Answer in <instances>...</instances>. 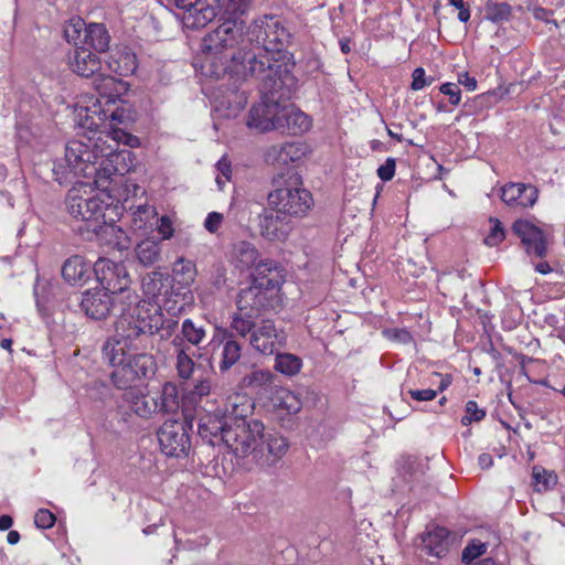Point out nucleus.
Segmentation results:
<instances>
[{
    "label": "nucleus",
    "instance_id": "56",
    "mask_svg": "<svg viewBox=\"0 0 565 565\" xmlns=\"http://www.w3.org/2000/svg\"><path fill=\"white\" fill-rule=\"evenodd\" d=\"M408 394L411 397L418 402H428L436 398L438 391L431 390V388H425V390H409Z\"/></svg>",
    "mask_w": 565,
    "mask_h": 565
},
{
    "label": "nucleus",
    "instance_id": "36",
    "mask_svg": "<svg viewBox=\"0 0 565 565\" xmlns=\"http://www.w3.org/2000/svg\"><path fill=\"white\" fill-rule=\"evenodd\" d=\"M86 22L79 17L71 18L64 26V36L75 47L83 46L86 33Z\"/></svg>",
    "mask_w": 565,
    "mask_h": 565
},
{
    "label": "nucleus",
    "instance_id": "41",
    "mask_svg": "<svg viewBox=\"0 0 565 565\" xmlns=\"http://www.w3.org/2000/svg\"><path fill=\"white\" fill-rule=\"evenodd\" d=\"M211 393V382L207 379L199 381L193 390L182 398V405L188 406V404H194L198 399H201L204 396H207Z\"/></svg>",
    "mask_w": 565,
    "mask_h": 565
},
{
    "label": "nucleus",
    "instance_id": "11",
    "mask_svg": "<svg viewBox=\"0 0 565 565\" xmlns=\"http://www.w3.org/2000/svg\"><path fill=\"white\" fill-rule=\"evenodd\" d=\"M188 417L185 414V419ZM157 435L161 451L166 456L180 458L188 455L191 440L186 420H166Z\"/></svg>",
    "mask_w": 565,
    "mask_h": 565
},
{
    "label": "nucleus",
    "instance_id": "43",
    "mask_svg": "<svg viewBox=\"0 0 565 565\" xmlns=\"http://www.w3.org/2000/svg\"><path fill=\"white\" fill-rule=\"evenodd\" d=\"M466 415L461 418L463 426H469L473 422H480L486 416V411L478 407L476 401H468L465 406Z\"/></svg>",
    "mask_w": 565,
    "mask_h": 565
},
{
    "label": "nucleus",
    "instance_id": "27",
    "mask_svg": "<svg viewBox=\"0 0 565 565\" xmlns=\"http://www.w3.org/2000/svg\"><path fill=\"white\" fill-rule=\"evenodd\" d=\"M214 0H198L191 13H188V24L193 28H203L217 15Z\"/></svg>",
    "mask_w": 565,
    "mask_h": 565
},
{
    "label": "nucleus",
    "instance_id": "21",
    "mask_svg": "<svg viewBox=\"0 0 565 565\" xmlns=\"http://www.w3.org/2000/svg\"><path fill=\"white\" fill-rule=\"evenodd\" d=\"M281 128L279 130H287L290 135H301L311 128V118L295 107L294 105L282 107L280 110Z\"/></svg>",
    "mask_w": 565,
    "mask_h": 565
},
{
    "label": "nucleus",
    "instance_id": "60",
    "mask_svg": "<svg viewBox=\"0 0 565 565\" xmlns=\"http://www.w3.org/2000/svg\"><path fill=\"white\" fill-rule=\"evenodd\" d=\"M478 463L482 469H489L493 465L492 456L486 452L479 455Z\"/></svg>",
    "mask_w": 565,
    "mask_h": 565
},
{
    "label": "nucleus",
    "instance_id": "26",
    "mask_svg": "<svg viewBox=\"0 0 565 565\" xmlns=\"http://www.w3.org/2000/svg\"><path fill=\"white\" fill-rule=\"evenodd\" d=\"M169 286V276L160 271L148 273L141 284L145 296L153 301L152 306H158L159 298Z\"/></svg>",
    "mask_w": 565,
    "mask_h": 565
},
{
    "label": "nucleus",
    "instance_id": "24",
    "mask_svg": "<svg viewBox=\"0 0 565 565\" xmlns=\"http://www.w3.org/2000/svg\"><path fill=\"white\" fill-rule=\"evenodd\" d=\"M93 108H86V119L83 124V127L87 128L93 135H97L100 131L99 128L107 120L122 124L126 119L125 110L121 108L117 107L111 111L108 109L98 110L97 105H94Z\"/></svg>",
    "mask_w": 565,
    "mask_h": 565
},
{
    "label": "nucleus",
    "instance_id": "15",
    "mask_svg": "<svg viewBox=\"0 0 565 565\" xmlns=\"http://www.w3.org/2000/svg\"><path fill=\"white\" fill-rule=\"evenodd\" d=\"M113 367L114 371L110 374V380L115 387H117L118 390L127 391L125 393L124 398L130 405L131 411L141 418H149L152 416V414L157 413L159 409L158 398L147 395L141 390L137 388V385L140 381L150 379L151 376L154 375V373L151 374L150 376H143L136 380V382H134L131 385L127 387H119L116 385L113 379V375L117 370V366Z\"/></svg>",
    "mask_w": 565,
    "mask_h": 565
},
{
    "label": "nucleus",
    "instance_id": "9",
    "mask_svg": "<svg viewBox=\"0 0 565 565\" xmlns=\"http://www.w3.org/2000/svg\"><path fill=\"white\" fill-rule=\"evenodd\" d=\"M276 188L267 194L269 207L284 215L302 217L313 206L311 193L302 186L297 172L281 175L275 181Z\"/></svg>",
    "mask_w": 565,
    "mask_h": 565
},
{
    "label": "nucleus",
    "instance_id": "7",
    "mask_svg": "<svg viewBox=\"0 0 565 565\" xmlns=\"http://www.w3.org/2000/svg\"><path fill=\"white\" fill-rule=\"evenodd\" d=\"M289 77L290 71L279 65L270 66L269 73L262 76L260 102L249 110L246 122L249 128L263 132L281 128L279 99L284 97L282 88Z\"/></svg>",
    "mask_w": 565,
    "mask_h": 565
},
{
    "label": "nucleus",
    "instance_id": "52",
    "mask_svg": "<svg viewBox=\"0 0 565 565\" xmlns=\"http://www.w3.org/2000/svg\"><path fill=\"white\" fill-rule=\"evenodd\" d=\"M224 221V216L218 212H210L204 221V228L211 233L215 234L218 232L222 223Z\"/></svg>",
    "mask_w": 565,
    "mask_h": 565
},
{
    "label": "nucleus",
    "instance_id": "25",
    "mask_svg": "<svg viewBox=\"0 0 565 565\" xmlns=\"http://www.w3.org/2000/svg\"><path fill=\"white\" fill-rule=\"evenodd\" d=\"M449 535L450 532L441 526H437L433 531L428 532L423 539L427 554L438 558L445 556L449 551Z\"/></svg>",
    "mask_w": 565,
    "mask_h": 565
},
{
    "label": "nucleus",
    "instance_id": "55",
    "mask_svg": "<svg viewBox=\"0 0 565 565\" xmlns=\"http://www.w3.org/2000/svg\"><path fill=\"white\" fill-rule=\"evenodd\" d=\"M425 70L423 67H417L414 70L413 74H412V77H413V81H412V84H411V88L413 90H420L423 89L427 84H430L431 83V79L430 81H426V77H425Z\"/></svg>",
    "mask_w": 565,
    "mask_h": 565
},
{
    "label": "nucleus",
    "instance_id": "3",
    "mask_svg": "<svg viewBox=\"0 0 565 565\" xmlns=\"http://www.w3.org/2000/svg\"><path fill=\"white\" fill-rule=\"evenodd\" d=\"M291 33L286 20L276 14H264L253 20L246 33L243 32L244 42L235 46L238 62L246 66V73L235 72L230 67L225 75L236 84L248 76L268 74L270 66L279 65L289 70L285 60H288L286 45Z\"/></svg>",
    "mask_w": 565,
    "mask_h": 565
},
{
    "label": "nucleus",
    "instance_id": "38",
    "mask_svg": "<svg viewBox=\"0 0 565 565\" xmlns=\"http://www.w3.org/2000/svg\"><path fill=\"white\" fill-rule=\"evenodd\" d=\"M194 367L195 362L189 351L180 350L175 355V369L179 377L182 380H189L193 374Z\"/></svg>",
    "mask_w": 565,
    "mask_h": 565
},
{
    "label": "nucleus",
    "instance_id": "5",
    "mask_svg": "<svg viewBox=\"0 0 565 565\" xmlns=\"http://www.w3.org/2000/svg\"><path fill=\"white\" fill-rule=\"evenodd\" d=\"M249 6L250 0H227L220 19L222 22L202 42L204 75L218 79L225 76L230 67L246 73L244 63L237 61L235 46L244 42L242 15L248 11Z\"/></svg>",
    "mask_w": 565,
    "mask_h": 565
},
{
    "label": "nucleus",
    "instance_id": "6",
    "mask_svg": "<svg viewBox=\"0 0 565 565\" xmlns=\"http://www.w3.org/2000/svg\"><path fill=\"white\" fill-rule=\"evenodd\" d=\"M109 199L108 195L99 193L86 195V192L82 193L81 188H73L68 191L66 205L70 214L84 223L78 227L79 232L115 237L114 246L121 250L128 248L129 242L121 228L106 221L105 212L111 205Z\"/></svg>",
    "mask_w": 565,
    "mask_h": 565
},
{
    "label": "nucleus",
    "instance_id": "10",
    "mask_svg": "<svg viewBox=\"0 0 565 565\" xmlns=\"http://www.w3.org/2000/svg\"><path fill=\"white\" fill-rule=\"evenodd\" d=\"M96 279L102 289L120 298L122 309L134 308L138 303V295L130 289V277L122 263H115L108 258H98L93 267Z\"/></svg>",
    "mask_w": 565,
    "mask_h": 565
},
{
    "label": "nucleus",
    "instance_id": "34",
    "mask_svg": "<svg viewBox=\"0 0 565 565\" xmlns=\"http://www.w3.org/2000/svg\"><path fill=\"white\" fill-rule=\"evenodd\" d=\"M274 369L285 376H295L302 369V360L292 353H277Z\"/></svg>",
    "mask_w": 565,
    "mask_h": 565
},
{
    "label": "nucleus",
    "instance_id": "22",
    "mask_svg": "<svg viewBox=\"0 0 565 565\" xmlns=\"http://www.w3.org/2000/svg\"><path fill=\"white\" fill-rule=\"evenodd\" d=\"M92 274V266L81 255L67 258L62 266V276L70 285L82 286L88 281Z\"/></svg>",
    "mask_w": 565,
    "mask_h": 565
},
{
    "label": "nucleus",
    "instance_id": "17",
    "mask_svg": "<svg viewBox=\"0 0 565 565\" xmlns=\"http://www.w3.org/2000/svg\"><path fill=\"white\" fill-rule=\"evenodd\" d=\"M500 198L512 209L532 207L539 198V190L532 184L508 182L500 189Z\"/></svg>",
    "mask_w": 565,
    "mask_h": 565
},
{
    "label": "nucleus",
    "instance_id": "33",
    "mask_svg": "<svg viewBox=\"0 0 565 565\" xmlns=\"http://www.w3.org/2000/svg\"><path fill=\"white\" fill-rule=\"evenodd\" d=\"M136 258L143 266H151L160 259L161 247L159 242L145 239L135 248Z\"/></svg>",
    "mask_w": 565,
    "mask_h": 565
},
{
    "label": "nucleus",
    "instance_id": "4",
    "mask_svg": "<svg viewBox=\"0 0 565 565\" xmlns=\"http://www.w3.org/2000/svg\"><path fill=\"white\" fill-rule=\"evenodd\" d=\"M254 409L253 401L242 393H233L226 397L223 416L228 427L227 440L243 454H250L262 467L276 465L288 449L287 440L278 433L266 430L257 419L248 420Z\"/></svg>",
    "mask_w": 565,
    "mask_h": 565
},
{
    "label": "nucleus",
    "instance_id": "12",
    "mask_svg": "<svg viewBox=\"0 0 565 565\" xmlns=\"http://www.w3.org/2000/svg\"><path fill=\"white\" fill-rule=\"evenodd\" d=\"M228 424L223 415L217 413H204L198 422L200 437L212 446L225 445L236 457H246L250 454H243L235 448V445L227 440Z\"/></svg>",
    "mask_w": 565,
    "mask_h": 565
},
{
    "label": "nucleus",
    "instance_id": "46",
    "mask_svg": "<svg viewBox=\"0 0 565 565\" xmlns=\"http://www.w3.org/2000/svg\"><path fill=\"white\" fill-rule=\"evenodd\" d=\"M154 224L157 225V231L162 241H168L173 237L174 226L170 216L162 215L161 217H157Z\"/></svg>",
    "mask_w": 565,
    "mask_h": 565
},
{
    "label": "nucleus",
    "instance_id": "51",
    "mask_svg": "<svg viewBox=\"0 0 565 565\" xmlns=\"http://www.w3.org/2000/svg\"><path fill=\"white\" fill-rule=\"evenodd\" d=\"M440 93L448 96L449 103L452 106H458L461 102V90L457 84L444 83L439 87Z\"/></svg>",
    "mask_w": 565,
    "mask_h": 565
},
{
    "label": "nucleus",
    "instance_id": "49",
    "mask_svg": "<svg viewBox=\"0 0 565 565\" xmlns=\"http://www.w3.org/2000/svg\"><path fill=\"white\" fill-rule=\"evenodd\" d=\"M489 15L493 22L508 20L511 15V7L508 3H495L489 7Z\"/></svg>",
    "mask_w": 565,
    "mask_h": 565
},
{
    "label": "nucleus",
    "instance_id": "44",
    "mask_svg": "<svg viewBox=\"0 0 565 565\" xmlns=\"http://www.w3.org/2000/svg\"><path fill=\"white\" fill-rule=\"evenodd\" d=\"M216 170L218 171V175H216L215 181L218 185V189L222 190L227 181L232 178V164L226 156H223L215 164Z\"/></svg>",
    "mask_w": 565,
    "mask_h": 565
},
{
    "label": "nucleus",
    "instance_id": "45",
    "mask_svg": "<svg viewBox=\"0 0 565 565\" xmlns=\"http://www.w3.org/2000/svg\"><path fill=\"white\" fill-rule=\"evenodd\" d=\"M490 223L492 224L491 231L484 238V243L488 246H497L504 239L505 232L498 218H490Z\"/></svg>",
    "mask_w": 565,
    "mask_h": 565
},
{
    "label": "nucleus",
    "instance_id": "14",
    "mask_svg": "<svg viewBox=\"0 0 565 565\" xmlns=\"http://www.w3.org/2000/svg\"><path fill=\"white\" fill-rule=\"evenodd\" d=\"M81 308L86 316L95 320H100L109 315L111 308L118 309L121 312L122 305L120 298L117 296L111 297L110 292L95 288L82 294ZM120 316L121 313L119 317Z\"/></svg>",
    "mask_w": 565,
    "mask_h": 565
},
{
    "label": "nucleus",
    "instance_id": "57",
    "mask_svg": "<svg viewBox=\"0 0 565 565\" xmlns=\"http://www.w3.org/2000/svg\"><path fill=\"white\" fill-rule=\"evenodd\" d=\"M458 82L470 92H473L477 88V79L473 76H470L467 72L458 74Z\"/></svg>",
    "mask_w": 565,
    "mask_h": 565
},
{
    "label": "nucleus",
    "instance_id": "13",
    "mask_svg": "<svg viewBox=\"0 0 565 565\" xmlns=\"http://www.w3.org/2000/svg\"><path fill=\"white\" fill-rule=\"evenodd\" d=\"M287 335L282 329H277L274 321L263 320L249 337L250 347L265 355H271L285 347Z\"/></svg>",
    "mask_w": 565,
    "mask_h": 565
},
{
    "label": "nucleus",
    "instance_id": "18",
    "mask_svg": "<svg viewBox=\"0 0 565 565\" xmlns=\"http://www.w3.org/2000/svg\"><path fill=\"white\" fill-rule=\"evenodd\" d=\"M288 215L270 211H264L259 215L260 234L268 241L284 242L289 236L292 224L287 218Z\"/></svg>",
    "mask_w": 565,
    "mask_h": 565
},
{
    "label": "nucleus",
    "instance_id": "64",
    "mask_svg": "<svg viewBox=\"0 0 565 565\" xmlns=\"http://www.w3.org/2000/svg\"><path fill=\"white\" fill-rule=\"evenodd\" d=\"M535 270L540 274L546 275L552 271L551 266L546 262H541L535 266Z\"/></svg>",
    "mask_w": 565,
    "mask_h": 565
},
{
    "label": "nucleus",
    "instance_id": "54",
    "mask_svg": "<svg viewBox=\"0 0 565 565\" xmlns=\"http://www.w3.org/2000/svg\"><path fill=\"white\" fill-rule=\"evenodd\" d=\"M386 335L399 343L409 344L414 341L412 333L405 328H395L386 331Z\"/></svg>",
    "mask_w": 565,
    "mask_h": 565
},
{
    "label": "nucleus",
    "instance_id": "61",
    "mask_svg": "<svg viewBox=\"0 0 565 565\" xmlns=\"http://www.w3.org/2000/svg\"><path fill=\"white\" fill-rule=\"evenodd\" d=\"M436 375H438V376H440V377H441V380H440V383H439V385H438V390H437V391H438V392H444L445 390H447V388L450 386V384H451V382H452V377H451V375H450V374H445V375H443V374H440V373H436Z\"/></svg>",
    "mask_w": 565,
    "mask_h": 565
},
{
    "label": "nucleus",
    "instance_id": "20",
    "mask_svg": "<svg viewBox=\"0 0 565 565\" xmlns=\"http://www.w3.org/2000/svg\"><path fill=\"white\" fill-rule=\"evenodd\" d=\"M68 65L73 73L82 77L95 75L102 67V61L96 53L86 46H77L70 54Z\"/></svg>",
    "mask_w": 565,
    "mask_h": 565
},
{
    "label": "nucleus",
    "instance_id": "35",
    "mask_svg": "<svg viewBox=\"0 0 565 565\" xmlns=\"http://www.w3.org/2000/svg\"><path fill=\"white\" fill-rule=\"evenodd\" d=\"M181 334L188 344L200 348L206 338V329L202 323L186 318L182 321Z\"/></svg>",
    "mask_w": 565,
    "mask_h": 565
},
{
    "label": "nucleus",
    "instance_id": "31",
    "mask_svg": "<svg viewBox=\"0 0 565 565\" xmlns=\"http://www.w3.org/2000/svg\"><path fill=\"white\" fill-rule=\"evenodd\" d=\"M256 317L245 311H237L233 313L230 322V332L241 338L250 337L252 332L256 329Z\"/></svg>",
    "mask_w": 565,
    "mask_h": 565
},
{
    "label": "nucleus",
    "instance_id": "1",
    "mask_svg": "<svg viewBox=\"0 0 565 565\" xmlns=\"http://www.w3.org/2000/svg\"><path fill=\"white\" fill-rule=\"evenodd\" d=\"M190 290L169 286L164 289L158 306L139 300L134 308L125 309L116 322V333L103 344V358L117 366L113 375L119 387H127L136 380L156 373L153 355L146 351L152 347L151 337L171 338L178 327L174 319L191 302Z\"/></svg>",
    "mask_w": 565,
    "mask_h": 565
},
{
    "label": "nucleus",
    "instance_id": "16",
    "mask_svg": "<svg viewBox=\"0 0 565 565\" xmlns=\"http://www.w3.org/2000/svg\"><path fill=\"white\" fill-rule=\"evenodd\" d=\"M512 231L521 239L530 256L539 258L546 256V238L542 230L529 221L518 220L513 223Z\"/></svg>",
    "mask_w": 565,
    "mask_h": 565
},
{
    "label": "nucleus",
    "instance_id": "42",
    "mask_svg": "<svg viewBox=\"0 0 565 565\" xmlns=\"http://www.w3.org/2000/svg\"><path fill=\"white\" fill-rule=\"evenodd\" d=\"M116 84H117V82L113 76H106V75L99 74L95 78V88L99 93L100 96H104L107 98L106 104L114 102L111 99V90L116 86Z\"/></svg>",
    "mask_w": 565,
    "mask_h": 565
},
{
    "label": "nucleus",
    "instance_id": "53",
    "mask_svg": "<svg viewBox=\"0 0 565 565\" xmlns=\"http://www.w3.org/2000/svg\"><path fill=\"white\" fill-rule=\"evenodd\" d=\"M395 159L387 158L385 162L377 168V177L384 182L390 181L395 175Z\"/></svg>",
    "mask_w": 565,
    "mask_h": 565
},
{
    "label": "nucleus",
    "instance_id": "32",
    "mask_svg": "<svg viewBox=\"0 0 565 565\" xmlns=\"http://www.w3.org/2000/svg\"><path fill=\"white\" fill-rule=\"evenodd\" d=\"M158 403V411L162 413H175L181 406L184 407L179 398L177 385L171 382L163 384Z\"/></svg>",
    "mask_w": 565,
    "mask_h": 565
},
{
    "label": "nucleus",
    "instance_id": "63",
    "mask_svg": "<svg viewBox=\"0 0 565 565\" xmlns=\"http://www.w3.org/2000/svg\"><path fill=\"white\" fill-rule=\"evenodd\" d=\"M458 10H459V12H458L459 21H461L463 23L468 22L469 19H470V9H469V7L466 6V7L461 8V9H458Z\"/></svg>",
    "mask_w": 565,
    "mask_h": 565
},
{
    "label": "nucleus",
    "instance_id": "58",
    "mask_svg": "<svg viewBox=\"0 0 565 565\" xmlns=\"http://www.w3.org/2000/svg\"><path fill=\"white\" fill-rule=\"evenodd\" d=\"M170 3L175 6L178 9L183 10L186 13H191L193 7L198 0H168Z\"/></svg>",
    "mask_w": 565,
    "mask_h": 565
},
{
    "label": "nucleus",
    "instance_id": "59",
    "mask_svg": "<svg viewBox=\"0 0 565 565\" xmlns=\"http://www.w3.org/2000/svg\"><path fill=\"white\" fill-rule=\"evenodd\" d=\"M171 344L174 349V354L177 355L180 350H184V351H189L190 348L184 339V337L181 334V335H175L172 341H171Z\"/></svg>",
    "mask_w": 565,
    "mask_h": 565
},
{
    "label": "nucleus",
    "instance_id": "37",
    "mask_svg": "<svg viewBox=\"0 0 565 565\" xmlns=\"http://www.w3.org/2000/svg\"><path fill=\"white\" fill-rule=\"evenodd\" d=\"M158 212L154 206L148 204L138 205L132 214V224L136 230H148L154 225Z\"/></svg>",
    "mask_w": 565,
    "mask_h": 565
},
{
    "label": "nucleus",
    "instance_id": "19",
    "mask_svg": "<svg viewBox=\"0 0 565 565\" xmlns=\"http://www.w3.org/2000/svg\"><path fill=\"white\" fill-rule=\"evenodd\" d=\"M215 332L212 342H216L220 337L218 342L222 345L218 367L221 372H226L239 361L242 356V344L226 328L216 327Z\"/></svg>",
    "mask_w": 565,
    "mask_h": 565
},
{
    "label": "nucleus",
    "instance_id": "28",
    "mask_svg": "<svg viewBox=\"0 0 565 565\" xmlns=\"http://www.w3.org/2000/svg\"><path fill=\"white\" fill-rule=\"evenodd\" d=\"M110 36L106 26L102 23L86 25V33L83 46L87 45L96 52H105L109 47Z\"/></svg>",
    "mask_w": 565,
    "mask_h": 565
},
{
    "label": "nucleus",
    "instance_id": "8",
    "mask_svg": "<svg viewBox=\"0 0 565 565\" xmlns=\"http://www.w3.org/2000/svg\"><path fill=\"white\" fill-rule=\"evenodd\" d=\"M279 290V275L271 260L256 266L253 282L239 291L236 307L239 311L258 318L263 311L274 308Z\"/></svg>",
    "mask_w": 565,
    "mask_h": 565
},
{
    "label": "nucleus",
    "instance_id": "50",
    "mask_svg": "<svg viewBox=\"0 0 565 565\" xmlns=\"http://www.w3.org/2000/svg\"><path fill=\"white\" fill-rule=\"evenodd\" d=\"M55 521V515L47 509H40L34 515V523L40 529H50Z\"/></svg>",
    "mask_w": 565,
    "mask_h": 565
},
{
    "label": "nucleus",
    "instance_id": "62",
    "mask_svg": "<svg viewBox=\"0 0 565 565\" xmlns=\"http://www.w3.org/2000/svg\"><path fill=\"white\" fill-rule=\"evenodd\" d=\"M13 524V520L10 515L0 516V531L9 530Z\"/></svg>",
    "mask_w": 565,
    "mask_h": 565
},
{
    "label": "nucleus",
    "instance_id": "2",
    "mask_svg": "<svg viewBox=\"0 0 565 565\" xmlns=\"http://www.w3.org/2000/svg\"><path fill=\"white\" fill-rule=\"evenodd\" d=\"M120 143L132 148L139 145V139L121 128L100 130L70 140L64 160L74 175L94 177L97 188L106 189L114 175H124L135 166L131 150L119 149Z\"/></svg>",
    "mask_w": 565,
    "mask_h": 565
},
{
    "label": "nucleus",
    "instance_id": "23",
    "mask_svg": "<svg viewBox=\"0 0 565 565\" xmlns=\"http://www.w3.org/2000/svg\"><path fill=\"white\" fill-rule=\"evenodd\" d=\"M110 72L119 76H129L137 70V56L128 47H121L113 51L106 61Z\"/></svg>",
    "mask_w": 565,
    "mask_h": 565
},
{
    "label": "nucleus",
    "instance_id": "40",
    "mask_svg": "<svg viewBox=\"0 0 565 565\" xmlns=\"http://www.w3.org/2000/svg\"><path fill=\"white\" fill-rule=\"evenodd\" d=\"M532 477L537 491H546L555 483L556 477L542 467H533Z\"/></svg>",
    "mask_w": 565,
    "mask_h": 565
},
{
    "label": "nucleus",
    "instance_id": "47",
    "mask_svg": "<svg viewBox=\"0 0 565 565\" xmlns=\"http://www.w3.org/2000/svg\"><path fill=\"white\" fill-rule=\"evenodd\" d=\"M483 543H470L462 551V562L465 564L475 563L473 561L486 552Z\"/></svg>",
    "mask_w": 565,
    "mask_h": 565
},
{
    "label": "nucleus",
    "instance_id": "39",
    "mask_svg": "<svg viewBox=\"0 0 565 565\" xmlns=\"http://www.w3.org/2000/svg\"><path fill=\"white\" fill-rule=\"evenodd\" d=\"M305 156V147L299 142H286L280 147L279 159L285 163L295 162Z\"/></svg>",
    "mask_w": 565,
    "mask_h": 565
},
{
    "label": "nucleus",
    "instance_id": "48",
    "mask_svg": "<svg viewBox=\"0 0 565 565\" xmlns=\"http://www.w3.org/2000/svg\"><path fill=\"white\" fill-rule=\"evenodd\" d=\"M239 260L245 265H253L258 256L257 249L249 243H242L238 247Z\"/></svg>",
    "mask_w": 565,
    "mask_h": 565
},
{
    "label": "nucleus",
    "instance_id": "30",
    "mask_svg": "<svg viewBox=\"0 0 565 565\" xmlns=\"http://www.w3.org/2000/svg\"><path fill=\"white\" fill-rule=\"evenodd\" d=\"M172 271L178 284L183 289L189 288L198 275L195 263L184 257H180L174 262Z\"/></svg>",
    "mask_w": 565,
    "mask_h": 565
},
{
    "label": "nucleus",
    "instance_id": "29",
    "mask_svg": "<svg viewBox=\"0 0 565 565\" xmlns=\"http://www.w3.org/2000/svg\"><path fill=\"white\" fill-rule=\"evenodd\" d=\"M270 402L275 409L284 411L287 414H296L302 407V403L298 395L284 387L277 388L273 393Z\"/></svg>",
    "mask_w": 565,
    "mask_h": 565
}]
</instances>
